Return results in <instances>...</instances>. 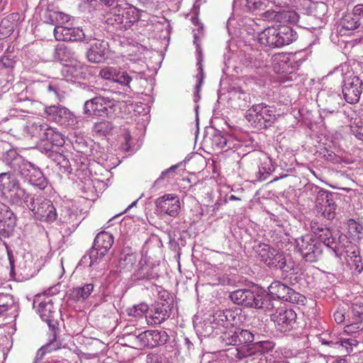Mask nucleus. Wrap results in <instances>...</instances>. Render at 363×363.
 I'll return each instance as SVG.
<instances>
[{
	"label": "nucleus",
	"mask_w": 363,
	"mask_h": 363,
	"mask_svg": "<svg viewBox=\"0 0 363 363\" xmlns=\"http://www.w3.org/2000/svg\"><path fill=\"white\" fill-rule=\"evenodd\" d=\"M196 330L204 337L210 336L213 335V333H216V331H218L217 326L213 323L211 318L205 320L202 323L198 324Z\"/></svg>",
	"instance_id": "obj_40"
},
{
	"label": "nucleus",
	"mask_w": 363,
	"mask_h": 363,
	"mask_svg": "<svg viewBox=\"0 0 363 363\" xmlns=\"http://www.w3.org/2000/svg\"><path fill=\"white\" fill-rule=\"evenodd\" d=\"M99 76L106 80L117 82L120 84L129 86L132 78L126 72H121L113 67H105L99 72Z\"/></svg>",
	"instance_id": "obj_18"
},
{
	"label": "nucleus",
	"mask_w": 363,
	"mask_h": 363,
	"mask_svg": "<svg viewBox=\"0 0 363 363\" xmlns=\"http://www.w3.org/2000/svg\"><path fill=\"white\" fill-rule=\"evenodd\" d=\"M158 277L153 264H148L145 258H141L138 262V268L131 277L133 281H147Z\"/></svg>",
	"instance_id": "obj_19"
},
{
	"label": "nucleus",
	"mask_w": 363,
	"mask_h": 363,
	"mask_svg": "<svg viewBox=\"0 0 363 363\" xmlns=\"http://www.w3.org/2000/svg\"><path fill=\"white\" fill-rule=\"evenodd\" d=\"M60 347L61 342L57 340L55 334H52L50 342L38 350L33 363H39V362L43 359L47 352L57 350V349H60Z\"/></svg>",
	"instance_id": "obj_34"
},
{
	"label": "nucleus",
	"mask_w": 363,
	"mask_h": 363,
	"mask_svg": "<svg viewBox=\"0 0 363 363\" xmlns=\"http://www.w3.org/2000/svg\"><path fill=\"white\" fill-rule=\"evenodd\" d=\"M214 140L217 142V145L220 148H223L227 145V139L222 135H216Z\"/></svg>",
	"instance_id": "obj_63"
},
{
	"label": "nucleus",
	"mask_w": 363,
	"mask_h": 363,
	"mask_svg": "<svg viewBox=\"0 0 363 363\" xmlns=\"http://www.w3.org/2000/svg\"><path fill=\"white\" fill-rule=\"evenodd\" d=\"M277 30L281 47L291 43L297 38V33L289 26H279Z\"/></svg>",
	"instance_id": "obj_36"
},
{
	"label": "nucleus",
	"mask_w": 363,
	"mask_h": 363,
	"mask_svg": "<svg viewBox=\"0 0 363 363\" xmlns=\"http://www.w3.org/2000/svg\"><path fill=\"white\" fill-rule=\"evenodd\" d=\"M14 30V23L9 18H4L0 23V38H4L10 35Z\"/></svg>",
	"instance_id": "obj_46"
},
{
	"label": "nucleus",
	"mask_w": 363,
	"mask_h": 363,
	"mask_svg": "<svg viewBox=\"0 0 363 363\" xmlns=\"http://www.w3.org/2000/svg\"><path fill=\"white\" fill-rule=\"evenodd\" d=\"M37 303H38V312L41 319L47 323L52 334L57 335L60 313L59 309L54 306L52 298L50 296L39 295L33 301L34 307Z\"/></svg>",
	"instance_id": "obj_2"
},
{
	"label": "nucleus",
	"mask_w": 363,
	"mask_h": 363,
	"mask_svg": "<svg viewBox=\"0 0 363 363\" xmlns=\"http://www.w3.org/2000/svg\"><path fill=\"white\" fill-rule=\"evenodd\" d=\"M108 124L106 121L96 123L94 125V130L97 133H101L102 134H105L108 129Z\"/></svg>",
	"instance_id": "obj_59"
},
{
	"label": "nucleus",
	"mask_w": 363,
	"mask_h": 363,
	"mask_svg": "<svg viewBox=\"0 0 363 363\" xmlns=\"http://www.w3.org/2000/svg\"><path fill=\"white\" fill-rule=\"evenodd\" d=\"M259 293L250 289H242L235 290L230 294L231 301L237 304L245 307L255 308L257 306Z\"/></svg>",
	"instance_id": "obj_16"
},
{
	"label": "nucleus",
	"mask_w": 363,
	"mask_h": 363,
	"mask_svg": "<svg viewBox=\"0 0 363 363\" xmlns=\"http://www.w3.org/2000/svg\"><path fill=\"white\" fill-rule=\"evenodd\" d=\"M252 249L258 259L269 267L275 255L276 249L268 244L262 242L255 245Z\"/></svg>",
	"instance_id": "obj_29"
},
{
	"label": "nucleus",
	"mask_w": 363,
	"mask_h": 363,
	"mask_svg": "<svg viewBox=\"0 0 363 363\" xmlns=\"http://www.w3.org/2000/svg\"><path fill=\"white\" fill-rule=\"evenodd\" d=\"M133 338L138 347L154 348L165 344L169 335L164 330H149L143 332L135 330L130 334Z\"/></svg>",
	"instance_id": "obj_4"
},
{
	"label": "nucleus",
	"mask_w": 363,
	"mask_h": 363,
	"mask_svg": "<svg viewBox=\"0 0 363 363\" xmlns=\"http://www.w3.org/2000/svg\"><path fill=\"white\" fill-rule=\"evenodd\" d=\"M45 111L50 119L60 125H72L76 123L75 116L67 108L50 106Z\"/></svg>",
	"instance_id": "obj_14"
},
{
	"label": "nucleus",
	"mask_w": 363,
	"mask_h": 363,
	"mask_svg": "<svg viewBox=\"0 0 363 363\" xmlns=\"http://www.w3.org/2000/svg\"><path fill=\"white\" fill-rule=\"evenodd\" d=\"M138 261V255L130 248L123 249L119 256L118 268L121 272L130 271Z\"/></svg>",
	"instance_id": "obj_24"
},
{
	"label": "nucleus",
	"mask_w": 363,
	"mask_h": 363,
	"mask_svg": "<svg viewBox=\"0 0 363 363\" xmlns=\"http://www.w3.org/2000/svg\"><path fill=\"white\" fill-rule=\"evenodd\" d=\"M28 207L37 220L53 222L57 219V214L52 202L43 196L32 199Z\"/></svg>",
	"instance_id": "obj_5"
},
{
	"label": "nucleus",
	"mask_w": 363,
	"mask_h": 363,
	"mask_svg": "<svg viewBox=\"0 0 363 363\" xmlns=\"http://www.w3.org/2000/svg\"><path fill=\"white\" fill-rule=\"evenodd\" d=\"M336 323L341 324L345 320V311L344 308H338L333 314Z\"/></svg>",
	"instance_id": "obj_54"
},
{
	"label": "nucleus",
	"mask_w": 363,
	"mask_h": 363,
	"mask_svg": "<svg viewBox=\"0 0 363 363\" xmlns=\"http://www.w3.org/2000/svg\"><path fill=\"white\" fill-rule=\"evenodd\" d=\"M351 130L357 139L363 140V125H352Z\"/></svg>",
	"instance_id": "obj_58"
},
{
	"label": "nucleus",
	"mask_w": 363,
	"mask_h": 363,
	"mask_svg": "<svg viewBox=\"0 0 363 363\" xmlns=\"http://www.w3.org/2000/svg\"><path fill=\"white\" fill-rule=\"evenodd\" d=\"M18 272L24 278H29L33 276V269L30 264H26V262L20 263L18 267Z\"/></svg>",
	"instance_id": "obj_50"
},
{
	"label": "nucleus",
	"mask_w": 363,
	"mask_h": 363,
	"mask_svg": "<svg viewBox=\"0 0 363 363\" xmlns=\"http://www.w3.org/2000/svg\"><path fill=\"white\" fill-rule=\"evenodd\" d=\"M342 27L346 30H354L358 28L361 22L356 18L352 13L345 15L342 19Z\"/></svg>",
	"instance_id": "obj_47"
},
{
	"label": "nucleus",
	"mask_w": 363,
	"mask_h": 363,
	"mask_svg": "<svg viewBox=\"0 0 363 363\" xmlns=\"http://www.w3.org/2000/svg\"><path fill=\"white\" fill-rule=\"evenodd\" d=\"M174 307L169 304L155 302L149 307L148 315L146 318L152 325H157L167 320L172 313Z\"/></svg>",
	"instance_id": "obj_13"
},
{
	"label": "nucleus",
	"mask_w": 363,
	"mask_h": 363,
	"mask_svg": "<svg viewBox=\"0 0 363 363\" xmlns=\"http://www.w3.org/2000/svg\"><path fill=\"white\" fill-rule=\"evenodd\" d=\"M238 313L235 311L226 309L223 311H217L213 313L211 317L213 323L217 326V328L220 330V328H226L233 325L236 323V318Z\"/></svg>",
	"instance_id": "obj_21"
},
{
	"label": "nucleus",
	"mask_w": 363,
	"mask_h": 363,
	"mask_svg": "<svg viewBox=\"0 0 363 363\" xmlns=\"http://www.w3.org/2000/svg\"><path fill=\"white\" fill-rule=\"evenodd\" d=\"M62 82H63V80H60L58 83H50L48 86V88H47V89L49 92H53L55 99L59 101L61 100L60 83H62Z\"/></svg>",
	"instance_id": "obj_53"
},
{
	"label": "nucleus",
	"mask_w": 363,
	"mask_h": 363,
	"mask_svg": "<svg viewBox=\"0 0 363 363\" xmlns=\"http://www.w3.org/2000/svg\"><path fill=\"white\" fill-rule=\"evenodd\" d=\"M84 113L89 116H101L107 113L105 100L102 97H95L84 104Z\"/></svg>",
	"instance_id": "obj_25"
},
{
	"label": "nucleus",
	"mask_w": 363,
	"mask_h": 363,
	"mask_svg": "<svg viewBox=\"0 0 363 363\" xmlns=\"http://www.w3.org/2000/svg\"><path fill=\"white\" fill-rule=\"evenodd\" d=\"M363 91V82L357 76H351L345 81L342 94L346 101L353 104L359 101Z\"/></svg>",
	"instance_id": "obj_11"
},
{
	"label": "nucleus",
	"mask_w": 363,
	"mask_h": 363,
	"mask_svg": "<svg viewBox=\"0 0 363 363\" xmlns=\"http://www.w3.org/2000/svg\"><path fill=\"white\" fill-rule=\"evenodd\" d=\"M254 343V334L248 330L237 327V346L233 354L238 359H242L252 354L251 346Z\"/></svg>",
	"instance_id": "obj_9"
},
{
	"label": "nucleus",
	"mask_w": 363,
	"mask_h": 363,
	"mask_svg": "<svg viewBox=\"0 0 363 363\" xmlns=\"http://www.w3.org/2000/svg\"><path fill=\"white\" fill-rule=\"evenodd\" d=\"M296 242L298 252L306 262H317L321 256L323 244L316 240L313 235L306 234L296 239Z\"/></svg>",
	"instance_id": "obj_3"
},
{
	"label": "nucleus",
	"mask_w": 363,
	"mask_h": 363,
	"mask_svg": "<svg viewBox=\"0 0 363 363\" xmlns=\"http://www.w3.org/2000/svg\"><path fill=\"white\" fill-rule=\"evenodd\" d=\"M123 138L125 140V143L123 144V148L125 151H129L130 150V142L131 140V135L129 132H125L123 134Z\"/></svg>",
	"instance_id": "obj_60"
},
{
	"label": "nucleus",
	"mask_w": 363,
	"mask_h": 363,
	"mask_svg": "<svg viewBox=\"0 0 363 363\" xmlns=\"http://www.w3.org/2000/svg\"><path fill=\"white\" fill-rule=\"evenodd\" d=\"M218 341L223 347L233 345L237 346V327L234 325L226 328H220L216 332Z\"/></svg>",
	"instance_id": "obj_28"
},
{
	"label": "nucleus",
	"mask_w": 363,
	"mask_h": 363,
	"mask_svg": "<svg viewBox=\"0 0 363 363\" xmlns=\"http://www.w3.org/2000/svg\"><path fill=\"white\" fill-rule=\"evenodd\" d=\"M145 361L146 363H169L165 355L158 352H150L147 354Z\"/></svg>",
	"instance_id": "obj_48"
},
{
	"label": "nucleus",
	"mask_w": 363,
	"mask_h": 363,
	"mask_svg": "<svg viewBox=\"0 0 363 363\" xmlns=\"http://www.w3.org/2000/svg\"><path fill=\"white\" fill-rule=\"evenodd\" d=\"M257 299V306H255V308L262 309L265 312H271L272 313H274L279 308L278 306L281 303L280 301L276 299L270 294L264 297L259 295V298Z\"/></svg>",
	"instance_id": "obj_31"
},
{
	"label": "nucleus",
	"mask_w": 363,
	"mask_h": 363,
	"mask_svg": "<svg viewBox=\"0 0 363 363\" xmlns=\"http://www.w3.org/2000/svg\"><path fill=\"white\" fill-rule=\"evenodd\" d=\"M352 14L361 22L363 18V4H359L356 5L352 10Z\"/></svg>",
	"instance_id": "obj_56"
},
{
	"label": "nucleus",
	"mask_w": 363,
	"mask_h": 363,
	"mask_svg": "<svg viewBox=\"0 0 363 363\" xmlns=\"http://www.w3.org/2000/svg\"><path fill=\"white\" fill-rule=\"evenodd\" d=\"M275 344L272 341H259L254 342L251 346L252 354L256 352L266 353L272 351L274 348Z\"/></svg>",
	"instance_id": "obj_42"
},
{
	"label": "nucleus",
	"mask_w": 363,
	"mask_h": 363,
	"mask_svg": "<svg viewBox=\"0 0 363 363\" xmlns=\"http://www.w3.org/2000/svg\"><path fill=\"white\" fill-rule=\"evenodd\" d=\"M11 204L16 206H27L30 200V194L26 190L21 187L20 184L9 194Z\"/></svg>",
	"instance_id": "obj_32"
},
{
	"label": "nucleus",
	"mask_w": 363,
	"mask_h": 363,
	"mask_svg": "<svg viewBox=\"0 0 363 363\" xmlns=\"http://www.w3.org/2000/svg\"><path fill=\"white\" fill-rule=\"evenodd\" d=\"M19 172L32 185L40 190H44L48 186L47 179L43 172L35 165L30 162H24L19 167Z\"/></svg>",
	"instance_id": "obj_8"
},
{
	"label": "nucleus",
	"mask_w": 363,
	"mask_h": 363,
	"mask_svg": "<svg viewBox=\"0 0 363 363\" xmlns=\"http://www.w3.org/2000/svg\"><path fill=\"white\" fill-rule=\"evenodd\" d=\"M272 60L274 69L279 72L286 65L289 61V57L286 53H277L272 56Z\"/></svg>",
	"instance_id": "obj_44"
},
{
	"label": "nucleus",
	"mask_w": 363,
	"mask_h": 363,
	"mask_svg": "<svg viewBox=\"0 0 363 363\" xmlns=\"http://www.w3.org/2000/svg\"><path fill=\"white\" fill-rule=\"evenodd\" d=\"M124 17L123 10L118 9L113 12L109 13L106 16V23L111 26H121L123 25L124 27Z\"/></svg>",
	"instance_id": "obj_41"
},
{
	"label": "nucleus",
	"mask_w": 363,
	"mask_h": 363,
	"mask_svg": "<svg viewBox=\"0 0 363 363\" xmlns=\"http://www.w3.org/2000/svg\"><path fill=\"white\" fill-rule=\"evenodd\" d=\"M352 312L354 315L357 317L359 320L363 319V305L354 306Z\"/></svg>",
	"instance_id": "obj_62"
},
{
	"label": "nucleus",
	"mask_w": 363,
	"mask_h": 363,
	"mask_svg": "<svg viewBox=\"0 0 363 363\" xmlns=\"http://www.w3.org/2000/svg\"><path fill=\"white\" fill-rule=\"evenodd\" d=\"M134 222L133 218L130 216H125L120 221V225L123 227L132 226Z\"/></svg>",
	"instance_id": "obj_64"
},
{
	"label": "nucleus",
	"mask_w": 363,
	"mask_h": 363,
	"mask_svg": "<svg viewBox=\"0 0 363 363\" xmlns=\"http://www.w3.org/2000/svg\"><path fill=\"white\" fill-rule=\"evenodd\" d=\"M359 329L360 325L358 323L348 324L345 327V331L347 333H357Z\"/></svg>",
	"instance_id": "obj_61"
},
{
	"label": "nucleus",
	"mask_w": 363,
	"mask_h": 363,
	"mask_svg": "<svg viewBox=\"0 0 363 363\" xmlns=\"http://www.w3.org/2000/svg\"><path fill=\"white\" fill-rule=\"evenodd\" d=\"M17 218L9 206L0 201V227H14Z\"/></svg>",
	"instance_id": "obj_33"
},
{
	"label": "nucleus",
	"mask_w": 363,
	"mask_h": 363,
	"mask_svg": "<svg viewBox=\"0 0 363 363\" xmlns=\"http://www.w3.org/2000/svg\"><path fill=\"white\" fill-rule=\"evenodd\" d=\"M54 35L57 40L61 41H77L84 38L82 29L65 26H56L54 29Z\"/></svg>",
	"instance_id": "obj_22"
},
{
	"label": "nucleus",
	"mask_w": 363,
	"mask_h": 363,
	"mask_svg": "<svg viewBox=\"0 0 363 363\" xmlns=\"http://www.w3.org/2000/svg\"><path fill=\"white\" fill-rule=\"evenodd\" d=\"M264 5L261 0H247V6L250 10H257L262 9Z\"/></svg>",
	"instance_id": "obj_57"
},
{
	"label": "nucleus",
	"mask_w": 363,
	"mask_h": 363,
	"mask_svg": "<svg viewBox=\"0 0 363 363\" xmlns=\"http://www.w3.org/2000/svg\"><path fill=\"white\" fill-rule=\"evenodd\" d=\"M48 157L59 166L60 169L67 170L69 167V161L60 152L51 150V148H45Z\"/></svg>",
	"instance_id": "obj_38"
},
{
	"label": "nucleus",
	"mask_w": 363,
	"mask_h": 363,
	"mask_svg": "<svg viewBox=\"0 0 363 363\" xmlns=\"http://www.w3.org/2000/svg\"><path fill=\"white\" fill-rule=\"evenodd\" d=\"M34 125L42 140L50 144L47 148L52 149L54 146L60 147L64 145L65 140L62 135L54 128L49 127L46 123L39 125L35 123Z\"/></svg>",
	"instance_id": "obj_15"
},
{
	"label": "nucleus",
	"mask_w": 363,
	"mask_h": 363,
	"mask_svg": "<svg viewBox=\"0 0 363 363\" xmlns=\"http://www.w3.org/2000/svg\"><path fill=\"white\" fill-rule=\"evenodd\" d=\"M270 315L277 330L281 333H289L297 326V315L296 312L292 309L284 308H278L274 313H272Z\"/></svg>",
	"instance_id": "obj_7"
},
{
	"label": "nucleus",
	"mask_w": 363,
	"mask_h": 363,
	"mask_svg": "<svg viewBox=\"0 0 363 363\" xmlns=\"http://www.w3.org/2000/svg\"><path fill=\"white\" fill-rule=\"evenodd\" d=\"M94 290L92 284H86L83 286L74 288L70 291L69 297L74 301H83L86 299Z\"/></svg>",
	"instance_id": "obj_35"
},
{
	"label": "nucleus",
	"mask_w": 363,
	"mask_h": 363,
	"mask_svg": "<svg viewBox=\"0 0 363 363\" xmlns=\"http://www.w3.org/2000/svg\"><path fill=\"white\" fill-rule=\"evenodd\" d=\"M128 52L127 57L130 61L140 60L142 57L143 53L139 46H132Z\"/></svg>",
	"instance_id": "obj_51"
},
{
	"label": "nucleus",
	"mask_w": 363,
	"mask_h": 363,
	"mask_svg": "<svg viewBox=\"0 0 363 363\" xmlns=\"http://www.w3.org/2000/svg\"><path fill=\"white\" fill-rule=\"evenodd\" d=\"M155 205L158 211L172 217L177 216L180 209L179 197L174 194H164L157 198Z\"/></svg>",
	"instance_id": "obj_12"
},
{
	"label": "nucleus",
	"mask_w": 363,
	"mask_h": 363,
	"mask_svg": "<svg viewBox=\"0 0 363 363\" xmlns=\"http://www.w3.org/2000/svg\"><path fill=\"white\" fill-rule=\"evenodd\" d=\"M155 302H162V303L169 304L174 307V298L166 290H161L158 292V299Z\"/></svg>",
	"instance_id": "obj_49"
},
{
	"label": "nucleus",
	"mask_w": 363,
	"mask_h": 363,
	"mask_svg": "<svg viewBox=\"0 0 363 363\" xmlns=\"http://www.w3.org/2000/svg\"><path fill=\"white\" fill-rule=\"evenodd\" d=\"M149 306L145 303L135 305L127 309V313L129 316L135 318L142 317L145 313L148 315Z\"/></svg>",
	"instance_id": "obj_43"
},
{
	"label": "nucleus",
	"mask_w": 363,
	"mask_h": 363,
	"mask_svg": "<svg viewBox=\"0 0 363 363\" xmlns=\"http://www.w3.org/2000/svg\"><path fill=\"white\" fill-rule=\"evenodd\" d=\"M347 263L350 265L351 269L353 270V273L355 274H359L363 271V263L362 258L359 255H355L353 252V255L350 256L347 259Z\"/></svg>",
	"instance_id": "obj_45"
},
{
	"label": "nucleus",
	"mask_w": 363,
	"mask_h": 363,
	"mask_svg": "<svg viewBox=\"0 0 363 363\" xmlns=\"http://www.w3.org/2000/svg\"><path fill=\"white\" fill-rule=\"evenodd\" d=\"M4 245L6 247L7 257H8V259H9V265H10V275L11 277H14L16 275L15 258H14L12 250L10 249L9 246L7 245L6 242H4Z\"/></svg>",
	"instance_id": "obj_52"
},
{
	"label": "nucleus",
	"mask_w": 363,
	"mask_h": 363,
	"mask_svg": "<svg viewBox=\"0 0 363 363\" xmlns=\"http://www.w3.org/2000/svg\"><path fill=\"white\" fill-rule=\"evenodd\" d=\"M242 228H230L229 233L231 234L232 238L237 242L242 240L243 233Z\"/></svg>",
	"instance_id": "obj_55"
},
{
	"label": "nucleus",
	"mask_w": 363,
	"mask_h": 363,
	"mask_svg": "<svg viewBox=\"0 0 363 363\" xmlns=\"http://www.w3.org/2000/svg\"><path fill=\"white\" fill-rule=\"evenodd\" d=\"M123 13L125 16V28L130 27L140 19V12L135 6H130L125 10H123Z\"/></svg>",
	"instance_id": "obj_39"
},
{
	"label": "nucleus",
	"mask_w": 363,
	"mask_h": 363,
	"mask_svg": "<svg viewBox=\"0 0 363 363\" xmlns=\"http://www.w3.org/2000/svg\"><path fill=\"white\" fill-rule=\"evenodd\" d=\"M277 28L269 27L259 34L258 41L260 44L271 48H280Z\"/></svg>",
	"instance_id": "obj_26"
},
{
	"label": "nucleus",
	"mask_w": 363,
	"mask_h": 363,
	"mask_svg": "<svg viewBox=\"0 0 363 363\" xmlns=\"http://www.w3.org/2000/svg\"><path fill=\"white\" fill-rule=\"evenodd\" d=\"M315 208L322 216L331 220L335 218L336 205L332 199V194L323 189H319L315 201Z\"/></svg>",
	"instance_id": "obj_10"
},
{
	"label": "nucleus",
	"mask_w": 363,
	"mask_h": 363,
	"mask_svg": "<svg viewBox=\"0 0 363 363\" xmlns=\"http://www.w3.org/2000/svg\"><path fill=\"white\" fill-rule=\"evenodd\" d=\"M279 114L274 106L261 103L253 105L246 113V119L257 128H266L277 121Z\"/></svg>",
	"instance_id": "obj_1"
},
{
	"label": "nucleus",
	"mask_w": 363,
	"mask_h": 363,
	"mask_svg": "<svg viewBox=\"0 0 363 363\" xmlns=\"http://www.w3.org/2000/svg\"><path fill=\"white\" fill-rule=\"evenodd\" d=\"M20 184L17 177L10 172L0 174V191L9 194Z\"/></svg>",
	"instance_id": "obj_30"
},
{
	"label": "nucleus",
	"mask_w": 363,
	"mask_h": 363,
	"mask_svg": "<svg viewBox=\"0 0 363 363\" xmlns=\"http://www.w3.org/2000/svg\"><path fill=\"white\" fill-rule=\"evenodd\" d=\"M318 339L322 345H328L333 348L340 347H345L348 352L352 350V346H356L358 344V342L352 338L342 339L332 337L330 335L328 339L323 336L320 337Z\"/></svg>",
	"instance_id": "obj_27"
},
{
	"label": "nucleus",
	"mask_w": 363,
	"mask_h": 363,
	"mask_svg": "<svg viewBox=\"0 0 363 363\" xmlns=\"http://www.w3.org/2000/svg\"><path fill=\"white\" fill-rule=\"evenodd\" d=\"M102 260L97 255V252L91 248L82 257L77 264V268L91 267Z\"/></svg>",
	"instance_id": "obj_37"
},
{
	"label": "nucleus",
	"mask_w": 363,
	"mask_h": 363,
	"mask_svg": "<svg viewBox=\"0 0 363 363\" xmlns=\"http://www.w3.org/2000/svg\"><path fill=\"white\" fill-rule=\"evenodd\" d=\"M271 295L277 296L279 301L290 302L291 303L303 304L306 297L301 294L279 281H273L268 287Z\"/></svg>",
	"instance_id": "obj_6"
},
{
	"label": "nucleus",
	"mask_w": 363,
	"mask_h": 363,
	"mask_svg": "<svg viewBox=\"0 0 363 363\" xmlns=\"http://www.w3.org/2000/svg\"><path fill=\"white\" fill-rule=\"evenodd\" d=\"M108 43L105 40H96L91 44L86 52V57L89 62L100 63L103 62L108 51Z\"/></svg>",
	"instance_id": "obj_17"
},
{
	"label": "nucleus",
	"mask_w": 363,
	"mask_h": 363,
	"mask_svg": "<svg viewBox=\"0 0 363 363\" xmlns=\"http://www.w3.org/2000/svg\"><path fill=\"white\" fill-rule=\"evenodd\" d=\"M269 267L289 273L294 271V262H292L289 257H287L283 252L276 249L275 255L272 259Z\"/></svg>",
	"instance_id": "obj_23"
},
{
	"label": "nucleus",
	"mask_w": 363,
	"mask_h": 363,
	"mask_svg": "<svg viewBox=\"0 0 363 363\" xmlns=\"http://www.w3.org/2000/svg\"><path fill=\"white\" fill-rule=\"evenodd\" d=\"M113 244V236L112 234L101 231L96 235L91 250H95L99 257L103 259L111 248Z\"/></svg>",
	"instance_id": "obj_20"
}]
</instances>
